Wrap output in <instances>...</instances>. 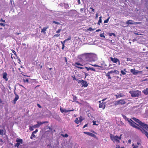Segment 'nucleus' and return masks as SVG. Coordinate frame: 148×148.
<instances>
[{
	"label": "nucleus",
	"mask_w": 148,
	"mask_h": 148,
	"mask_svg": "<svg viewBox=\"0 0 148 148\" xmlns=\"http://www.w3.org/2000/svg\"><path fill=\"white\" fill-rule=\"evenodd\" d=\"M96 55L92 53H86L83 55L82 58L84 61H90L95 59Z\"/></svg>",
	"instance_id": "f257e3e1"
},
{
	"label": "nucleus",
	"mask_w": 148,
	"mask_h": 148,
	"mask_svg": "<svg viewBox=\"0 0 148 148\" xmlns=\"http://www.w3.org/2000/svg\"><path fill=\"white\" fill-rule=\"evenodd\" d=\"M132 119L137 123L140 125V127L148 131V125L143 123L138 119L135 117L132 118Z\"/></svg>",
	"instance_id": "f03ea898"
},
{
	"label": "nucleus",
	"mask_w": 148,
	"mask_h": 148,
	"mask_svg": "<svg viewBox=\"0 0 148 148\" xmlns=\"http://www.w3.org/2000/svg\"><path fill=\"white\" fill-rule=\"evenodd\" d=\"M129 93L131 94L132 97H138L141 95V91L139 90H131L129 92Z\"/></svg>",
	"instance_id": "7ed1b4c3"
},
{
	"label": "nucleus",
	"mask_w": 148,
	"mask_h": 148,
	"mask_svg": "<svg viewBox=\"0 0 148 148\" xmlns=\"http://www.w3.org/2000/svg\"><path fill=\"white\" fill-rule=\"evenodd\" d=\"M128 122L129 123V125L132 126V127L136 128L138 130H140L141 131V130L142 129H141L138 126V125L136 124V123H135L134 121H133L131 119H130V120L128 121Z\"/></svg>",
	"instance_id": "20e7f679"
},
{
	"label": "nucleus",
	"mask_w": 148,
	"mask_h": 148,
	"mask_svg": "<svg viewBox=\"0 0 148 148\" xmlns=\"http://www.w3.org/2000/svg\"><path fill=\"white\" fill-rule=\"evenodd\" d=\"M126 103L124 99H121L114 102V105L116 106L117 105H124Z\"/></svg>",
	"instance_id": "39448f33"
},
{
	"label": "nucleus",
	"mask_w": 148,
	"mask_h": 148,
	"mask_svg": "<svg viewBox=\"0 0 148 148\" xmlns=\"http://www.w3.org/2000/svg\"><path fill=\"white\" fill-rule=\"evenodd\" d=\"M110 139L114 142L115 141L118 143H119L120 141L118 139V136H114L112 134H110Z\"/></svg>",
	"instance_id": "423d86ee"
},
{
	"label": "nucleus",
	"mask_w": 148,
	"mask_h": 148,
	"mask_svg": "<svg viewBox=\"0 0 148 148\" xmlns=\"http://www.w3.org/2000/svg\"><path fill=\"white\" fill-rule=\"evenodd\" d=\"M78 83H80L82 84V87H87L88 86V83L86 81L84 80H83L81 79L80 80H78Z\"/></svg>",
	"instance_id": "0eeeda50"
},
{
	"label": "nucleus",
	"mask_w": 148,
	"mask_h": 148,
	"mask_svg": "<svg viewBox=\"0 0 148 148\" xmlns=\"http://www.w3.org/2000/svg\"><path fill=\"white\" fill-rule=\"evenodd\" d=\"M141 22H135L133 21L132 20H129L128 21H126V23L128 25H137L141 23Z\"/></svg>",
	"instance_id": "6e6552de"
},
{
	"label": "nucleus",
	"mask_w": 148,
	"mask_h": 148,
	"mask_svg": "<svg viewBox=\"0 0 148 148\" xmlns=\"http://www.w3.org/2000/svg\"><path fill=\"white\" fill-rule=\"evenodd\" d=\"M17 143L15 144V146L18 147L21 144L23 143V140L21 139L17 138L16 140Z\"/></svg>",
	"instance_id": "1a4fd4ad"
},
{
	"label": "nucleus",
	"mask_w": 148,
	"mask_h": 148,
	"mask_svg": "<svg viewBox=\"0 0 148 148\" xmlns=\"http://www.w3.org/2000/svg\"><path fill=\"white\" fill-rule=\"evenodd\" d=\"M110 59L111 60L113 63H117V62H118L119 65L120 64V60L117 58H113L112 57H110Z\"/></svg>",
	"instance_id": "9d476101"
},
{
	"label": "nucleus",
	"mask_w": 148,
	"mask_h": 148,
	"mask_svg": "<svg viewBox=\"0 0 148 148\" xmlns=\"http://www.w3.org/2000/svg\"><path fill=\"white\" fill-rule=\"evenodd\" d=\"M75 66L76 67V68H77L79 69H84V68L82 67L81 66H83V65L81 64H80L78 62H76L75 63Z\"/></svg>",
	"instance_id": "9b49d317"
},
{
	"label": "nucleus",
	"mask_w": 148,
	"mask_h": 148,
	"mask_svg": "<svg viewBox=\"0 0 148 148\" xmlns=\"http://www.w3.org/2000/svg\"><path fill=\"white\" fill-rule=\"evenodd\" d=\"M2 77L6 81H7L8 80V78L7 77V74L5 72H3L2 74Z\"/></svg>",
	"instance_id": "f8f14e48"
},
{
	"label": "nucleus",
	"mask_w": 148,
	"mask_h": 148,
	"mask_svg": "<svg viewBox=\"0 0 148 148\" xmlns=\"http://www.w3.org/2000/svg\"><path fill=\"white\" fill-rule=\"evenodd\" d=\"M84 133L85 134H86L92 137L95 138H97V136H96L95 134H94L92 133L89 132H84Z\"/></svg>",
	"instance_id": "ddd939ff"
},
{
	"label": "nucleus",
	"mask_w": 148,
	"mask_h": 148,
	"mask_svg": "<svg viewBox=\"0 0 148 148\" xmlns=\"http://www.w3.org/2000/svg\"><path fill=\"white\" fill-rule=\"evenodd\" d=\"M60 110L61 112L62 113H63L64 112L66 113V112H69L73 111H74L73 109L72 110H67L65 109H62L61 108H60Z\"/></svg>",
	"instance_id": "4468645a"
},
{
	"label": "nucleus",
	"mask_w": 148,
	"mask_h": 148,
	"mask_svg": "<svg viewBox=\"0 0 148 148\" xmlns=\"http://www.w3.org/2000/svg\"><path fill=\"white\" fill-rule=\"evenodd\" d=\"M141 143L140 142L138 141L137 142V144L135 145L134 144L132 145L133 148H138L139 147V146L140 145Z\"/></svg>",
	"instance_id": "2eb2a0df"
},
{
	"label": "nucleus",
	"mask_w": 148,
	"mask_h": 148,
	"mask_svg": "<svg viewBox=\"0 0 148 148\" xmlns=\"http://www.w3.org/2000/svg\"><path fill=\"white\" fill-rule=\"evenodd\" d=\"M5 20H3L2 18H1L0 19V25L1 26L4 27L5 26Z\"/></svg>",
	"instance_id": "dca6fc26"
},
{
	"label": "nucleus",
	"mask_w": 148,
	"mask_h": 148,
	"mask_svg": "<svg viewBox=\"0 0 148 148\" xmlns=\"http://www.w3.org/2000/svg\"><path fill=\"white\" fill-rule=\"evenodd\" d=\"M105 103L102 102L101 103H100L99 105V108L104 109L105 107Z\"/></svg>",
	"instance_id": "f3484780"
},
{
	"label": "nucleus",
	"mask_w": 148,
	"mask_h": 148,
	"mask_svg": "<svg viewBox=\"0 0 148 148\" xmlns=\"http://www.w3.org/2000/svg\"><path fill=\"white\" fill-rule=\"evenodd\" d=\"M49 28V26H47L46 27H44L43 29H42L41 31V33H43L44 34H45L46 32L45 31L47 30V29Z\"/></svg>",
	"instance_id": "a211bd4d"
},
{
	"label": "nucleus",
	"mask_w": 148,
	"mask_h": 148,
	"mask_svg": "<svg viewBox=\"0 0 148 148\" xmlns=\"http://www.w3.org/2000/svg\"><path fill=\"white\" fill-rule=\"evenodd\" d=\"M85 68L86 69L87 71H89V70L92 71H95L96 70L95 68L93 67H85Z\"/></svg>",
	"instance_id": "6ab92c4d"
},
{
	"label": "nucleus",
	"mask_w": 148,
	"mask_h": 148,
	"mask_svg": "<svg viewBox=\"0 0 148 148\" xmlns=\"http://www.w3.org/2000/svg\"><path fill=\"white\" fill-rule=\"evenodd\" d=\"M115 96L116 97V99H117L120 97H123L124 95L123 93H119L118 95H115Z\"/></svg>",
	"instance_id": "aec40b11"
},
{
	"label": "nucleus",
	"mask_w": 148,
	"mask_h": 148,
	"mask_svg": "<svg viewBox=\"0 0 148 148\" xmlns=\"http://www.w3.org/2000/svg\"><path fill=\"white\" fill-rule=\"evenodd\" d=\"M38 130L36 129L35 131L33 132L32 134V135L30 137V138L31 139H32V136H33V137H35V135L34 134H36V132H38Z\"/></svg>",
	"instance_id": "412c9836"
},
{
	"label": "nucleus",
	"mask_w": 148,
	"mask_h": 148,
	"mask_svg": "<svg viewBox=\"0 0 148 148\" xmlns=\"http://www.w3.org/2000/svg\"><path fill=\"white\" fill-rule=\"evenodd\" d=\"M19 97V96L17 94H16L15 97L13 101V102L14 104L16 103V101L18 99Z\"/></svg>",
	"instance_id": "4be33fe9"
},
{
	"label": "nucleus",
	"mask_w": 148,
	"mask_h": 148,
	"mask_svg": "<svg viewBox=\"0 0 148 148\" xmlns=\"http://www.w3.org/2000/svg\"><path fill=\"white\" fill-rule=\"evenodd\" d=\"M37 124L38 125L39 127L42 124L48 123V122L47 121L41 122L39 121H37Z\"/></svg>",
	"instance_id": "5701e85b"
},
{
	"label": "nucleus",
	"mask_w": 148,
	"mask_h": 148,
	"mask_svg": "<svg viewBox=\"0 0 148 148\" xmlns=\"http://www.w3.org/2000/svg\"><path fill=\"white\" fill-rule=\"evenodd\" d=\"M130 72L132 73L134 75H136L138 73V72L136 71H135L134 69H131Z\"/></svg>",
	"instance_id": "b1692460"
},
{
	"label": "nucleus",
	"mask_w": 148,
	"mask_h": 148,
	"mask_svg": "<svg viewBox=\"0 0 148 148\" xmlns=\"http://www.w3.org/2000/svg\"><path fill=\"white\" fill-rule=\"evenodd\" d=\"M143 92L145 95H148V88L144 89Z\"/></svg>",
	"instance_id": "393cba45"
},
{
	"label": "nucleus",
	"mask_w": 148,
	"mask_h": 148,
	"mask_svg": "<svg viewBox=\"0 0 148 148\" xmlns=\"http://www.w3.org/2000/svg\"><path fill=\"white\" fill-rule=\"evenodd\" d=\"M122 116L125 121H127L128 122V121L130 120V119H129L127 118V117L125 115L122 114Z\"/></svg>",
	"instance_id": "a878e982"
},
{
	"label": "nucleus",
	"mask_w": 148,
	"mask_h": 148,
	"mask_svg": "<svg viewBox=\"0 0 148 148\" xmlns=\"http://www.w3.org/2000/svg\"><path fill=\"white\" fill-rule=\"evenodd\" d=\"M125 71H126V69H124L123 70H121V72L122 75H125L126 74V73Z\"/></svg>",
	"instance_id": "bb28decb"
},
{
	"label": "nucleus",
	"mask_w": 148,
	"mask_h": 148,
	"mask_svg": "<svg viewBox=\"0 0 148 148\" xmlns=\"http://www.w3.org/2000/svg\"><path fill=\"white\" fill-rule=\"evenodd\" d=\"M84 119L83 117L81 116H80L79 117V121L80 123H81L82 121Z\"/></svg>",
	"instance_id": "cd10ccee"
},
{
	"label": "nucleus",
	"mask_w": 148,
	"mask_h": 148,
	"mask_svg": "<svg viewBox=\"0 0 148 148\" xmlns=\"http://www.w3.org/2000/svg\"><path fill=\"white\" fill-rule=\"evenodd\" d=\"M106 76H107L108 77V79H111V77H110V74L109 73H108H108L106 74Z\"/></svg>",
	"instance_id": "c85d7f7f"
},
{
	"label": "nucleus",
	"mask_w": 148,
	"mask_h": 148,
	"mask_svg": "<svg viewBox=\"0 0 148 148\" xmlns=\"http://www.w3.org/2000/svg\"><path fill=\"white\" fill-rule=\"evenodd\" d=\"M4 131L3 130L0 129V135L3 136L4 135Z\"/></svg>",
	"instance_id": "c756f323"
},
{
	"label": "nucleus",
	"mask_w": 148,
	"mask_h": 148,
	"mask_svg": "<svg viewBox=\"0 0 148 148\" xmlns=\"http://www.w3.org/2000/svg\"><path fill=\"white\" fill-rule=\"evenodd\" d=\"M109 36H112V35H113L114 37L116 36V35L115 34L113 33H110L109 34Z\"/></svg>",
	"instance_id": "7c9ffc66"
},
{
	"label": "nucleus",
	"mask_w": 148,
	"mask_h": 148,
	"mask_svg": "<svg viewBox=\"0 0 148 148\" xmlns=\"http://www.w3.org/2000/svg\"><path fill=\"white\" fill-rule=\"evenodd\" d=\"M102 22V20H101V17H100L99 18V20L98 22V24L99 25H100V23H101Z\"/></svg>",
	"instance_id": "2f4dec72"
},
{
	"label": "nucleus",
	"mask_w": 148,
	"mask_h": 148,
	"mask_svg": "<svg viewBox=\"0 0 148 148\" xmlns=\"http://www.w3.org/2000/svg\"><path fill=\"white\" fill-rule=\"evenodd\" d=\"M91 65L93 66H95V67H100V68H103V67L101 66H99L97 64H91Z\"/></svg>",
	"instance_id": "473e14b6"
},
{
	"label": "nucleus",
	"mask_w": 148,
	"mask_h": 148,
	"mask_svg": "<svg viewBox=\"0 0 148 148\" xmlns=\"http://www.w3.org/2000/svg\"><path fill=\"white\" fill-rule=\"evenodd\" d=\"M61 135L64 137H67L68 136V135L67 134H61Z\"/></svg>",
	"instance_id": "72a5a7b5"
},
{
	"label": "nucleus",
	"mask_w": 148,
	"mask_h": 148,
	"mask_svg": "<svg viewBox=\"0 0 148 148\" xmlns=\"http://www.w3.org/2000/svg\"><path fill=\"white\" fill-rule=\"evenodd\" d=\"M100 36L101 37H103L105 38V36L104 35V33L100 34Z\"/></svg>",
	"instance_id": "f704fd0d"
},
{
	"label": "nucleus",
	"mask_w": 148,
	"mask_h": 148,
	"mask_svg": "<svg viewBox=\"0 0 148 148\" xmlns=\"http://www.w3.org/2000/svg\"><path fill=\"white\" fill-rule=\"evenodd\" d=\"M75 122L77 124H78L79 123L78 119V118H77L75 119Z\"/></svg>",
	"instance_id": "c9c22d12"
},
{
	"label": "nucleus",
	"mask_w": 148,
	"mask_h": 148,
	"mask_svg": "<svg viewBox=\"0 0 148 148\" xmlns=\"http://www.w3.org/2000/svg\"><path fill=\"white\" fill-rule=\"evenodd\" d=\"M32 127L36 128L39 127L38 125L37 124L36 125H34L32 126Z\"/></svg>",
	"instance_id": "e433bc0d"
},
{
	"label": "nucleus",
	"mask_w": 148,
	"mask_h": 148,
	"mask_svg": "<svg viewBox=\"0 0 148 148\" xmlns=\"http://www.w3.org/2000/svg\"><path fill=\"white\" fill-rule=\"evenodd\" d=\"M94 30V29L92 28L91 27H90L89 28L87 29V31H92Z\"/></svg>",
	"instance_id": "4c0bfd02"
},
{
	"label": "nucleus",
	"mask_w": 148,
	"mask_h": 148,
	"mask_svg": "<svg viewBox=\"0 0 148 148\" xmlns=\"http://www.w3.org/2000/svg\"><path fill=\"white\" fill-rule=\"evenodd\" d=\"M110 17H108L107 19L106 20L104 21V23H107L108 21L110 19Z\"/></svg>",
	"instance_id": "58836bf2"
},
{
	"label": "nucleus",
	"mask_w": 148,
	"mask_h": 148,
	"mask_svg": "<svg viewBox=\"0 0 148 148\" xmlns=\"http://www.w3.org/2000/svg\"><path fill=\"white\" fill-rule=\"evenodd\" d=\"M88 117L90 118H92L93 117L92 115L90 113H89L88 114Z\"/></svg>",
	"instance_id": "ea45409f"
},
{
	"label": "nucleus",
	"mask_w": 148,
	"mask_h": 148,
	"mask_svg": "<svg viewBox=\"0 0 148 148\" xmlns=\"http://www.w3.org/2000/svg\"><path fill=\"white\" fill-rule=\"evenodd\" d=\"M53 23L55 24H58V25H59V24H60V23L58 22H56V21H53Z\"/></svg>",
	"instance_id": "a19ab883"
},
{
	"label": "nucleus",
	"mask_w": 148,
	"mask_h": 148,
	"mask_svg": "<svg viewBox=\"0 0 148 148\" xmlns=\"http://www.w3.org/2000/svg\"><path fill=\"white\" fill-rule=\"evenodd\" d=\"M114 73L118 74L119 73V72L118 71L115 70H114Z\"/></svg>",
	"instance_id": "79ce46f5"
},
{
	"label": "nucleus",
	"mask_w": 148,
	"mask_h": 148,
	"mask_svg": "<svg viewBox=\"0 0 148 148\" xmlns=\"http://www.w3.org/2000/svg\"><path fill=\"white\" fill-rule=\"evenodd\" d=\"M60 34H55L53 36V37H58V36H60Z\"/></svg>",
	"instance_id": "37998d69"
},
{
	"label": "nucleus",
	"mask_w": 148,
	"mask_h": 148,
	"mask_svg": "<svg viewBox=\"0 0 148 148\" xmlns=\"http://www.w3.org/2000/svg\"><path fill=\"white\" fill-rule=\"evenodd\" d=\"M23 81L24 82H29V80L28 79H26L25 80V79H23Z\"/></svg>",
	"instance_id": "c03bdc74"
},
{
	"label": "nucleus",
	"mask_w": 148,
	"mask_h": 148,
	"mask_svg": "<svg viewBox=\"0 0 148 148\" xmlns=\"http://www.w3.org/2000/svg\"><path fill=\"white\" fill-rule=\"evenodd\" d=\"M61 29H59L56 32V33H59L61 31Z\"/></svg>",
	"instance_id": "a18cd8bd"
},
{
	"label": "nucleus",
	"mask_w": 148,
	"mask_h": 148,
	"mask_svg": "<svg viewBox=\"0 0 148 148\" xmlns=\"http://www.w3.org/2000/svg\"><path fill=\"white\" fill-rule=\"evenodd\" d=\"M77 100V98L75 96H73V100L74 101H76Z\"/></svg>",
	"instance_id": "49530a36"
},
{
	"label": "nucleus",
	"mask_w": 148,
	"mask_h": 148,
	"mask_svg": "<svg viewBox=\"0 0 148 148\" xmlns=\"http://www.w3.org/2000/svg\"><path fill=\"white\" fill-rule=\"evenodd\" d=\"M92 122L93 123V125H98V124H96V121H93Z\"/></svg>",
	"instance_id": "de8ad7c7"
},
{
	"label": "nucleus",
	"mask_w": 148,
	"mask_h": 148,
	"mask_svg": "<svg viewBox=\"0 0 148 148\" xmlns=\"http://www.w3.org/2000/svg\"><path fill=\"white\" fill-rule=\"evenodd\" d=\"M84 75H85V78H86L87 76L88 75V74L87 73H84Z\"/></svg>",
	"instance_id": "09e8293b"
},
{
	"label": "nucleus",
	"mask_w": 148,
	"mask_h": 148,
	"mask_svg": "<svg viewBox=\"0 0 148 148\" xmlns=\"http://www.w3.org/2000/svg\"><path fill=\"white\" fill-rule=\"evenodd\" d=\"M108 73L110 74V73H114V71H110L108 72Z\"/></svg>",
	"instance_id": "8fccbe9b"
},
{
	"label": "nucleus",
	"mask_w": 148,
	"mask_h": 148,
	"mask_svg": "<svg viewBox=\"0 0 148 148\" xmlns=\"http://www.w3.org/2000/svg\"><path fill=\"white\" fill-rule=\"evenodd\" d=\"M66 40H64L62 42V41H61V42L62 43V45H64V44L65 42H66Z\"/></svg>",
	"instance_id": "3c124183"
},
{
	"label": "nucleus",
	"mask_w": 148,
	"mask_h": 148,
	"mask_svg": "<svg viewBox=\"0 0 148 148\" xmlns=\"http://www.w3.org/2000/svg\"><path fill=\"white\" fill-rule=\"evenodd\" d=\"M71 39V36H69V37L67 38V39L65 40H66V41H68V40H70Z\"/></svg>",
	"instance_id": "603ef678"
},
{
	"label": "nucleus",
	"mask_w": 148,
	"mask_h": 148,
	"mask_svg": "<svg viewBox=\"0 0 148 148\" xmlns=\"http://www.w3.org/2000/svg\"><path fill=\"white\" fill-rule=\"evenodd\" d=\"M33 128V127H32H32H30L29 128L30 130L31 131H33L34 130Z\"/></svg>",
	"instance_id": "864d4df0"
},
{
	"label": "nucleus",
	"mask_w": 148,
	"mask_h": 148,
	"mask_svg": "<svg viewBox=\"0 0 148 148\" xmlns=\"http://www.w3.org/2000/svg\"><path fill=\"white\" fill-rule=\"evenodd\" d=\"M121 136H122V134H121L119 137L118 136V139L119 140H120L121 139Z\"/></svg>",
	"instance_id": "5fc2aeb1"
},
{
	"label": "nucleus",
	"mask_w": 148,
	"mask_h": 148,
	"mask_svg": "<svg viewBox=\"0 0 148 148\" xmlns=\"http://www.w3.org/2000/svg\"><path fill=\"white\" fill-rule=\"evenodd\" d=\"M37 106L40 108H42L41 106L38 103L37 104Z\"/></svg>",
	"instance_id": "6e6d98bb"
},
{
	"label": "nucleus",
	"mask_w": 148,
	"mask_h": 148,
	"mask_svg": "<svg viewBox=\"0 0 148 148\" xmlns=\"http://www.w3.org/2000/svg\"><path fill=\"white\" fill-rule=\"evenodd\" d=\"M73 80H75L76 81L78 80V79H76L75 76H74V77H73Z\"/></svg>",
	"instance_id": "4d7b16f0"
},
{
	"label": "nucleus",
	"mask_w": 148,
	"mask_h": 148,
	"mask_svg": "<svg viewBox=\"0 0 148 148\" xmlns=\"http://www.w3.org/2000/svg\"><path fill=\"white\" fill-rule=\"evenodd\" d=\"M87 125H88V124H87L86 125H85L83 127V129H84V128L86 127L87 126Z\"/></svg>",
	"instance_id": "13d9d810"
},
{
	"label": "nucleus",
	"mask_w": 148,
	"mask_h": 148,
	"mask_svg": "<svg viewBox=\"0 0 148 148\" xmlns=\"http://www.w3.org/2000/svg\"><path fill=\"white\" fill-rule=\"evenodd\" d=\"M90 8L92 10V12H94L95 10L93 8L90 7Z\"/></svg>",
	"instance_id": "bf43d9fd"
},
{
	"label": "nucleus",
	"mask_w": 148,
	"mask_h": 148,
	"mask_svg": "<svg viewBox=\"0 0 148 148\" xmlns=\"http://www.w3.org/2000/svg\"><path fill=\"white\" fill-rule=\"evenodd\" d=\"M21 34V33H19L16 32L15 33V34L17 35H19V34Z\"/></svg>",
	"instance_id": "052dcab7"
},
{
	"label": "nucleus",
	"mask_w": 148,
	"mask_h": 148,
	"mask_svg": "<svg viewBox=\"0 0 148 148\" xmlns=\"http://www.w3.org/2000/svg\"><path fill=\"white\" fill-rule=\"evenodd\" d=\"M64 45H62V50H63L64 49Z\"/></svg>",
	"instance_id": "680f3d73"
},
{
	"label": "nucleus",
	"mask_w": 148,
	"mask_h": 148,
	"mask_svg": "<svg viewBox=\"0 0 148 148\" xmlns=\"http://www.w3.org/2000/svg\"><path fill=\"white\" fill-rule=\"evenodd\" d=\"M64 58H65V62H66V63H67V59H66V57H64Z\"/></svg>",
	"instance_id": "e2e57ef3"
},
{
	"label": "nucleus",
	"mask_w": 148,
	"mask_h": 148,
	"mask_svg": "<svg viewBox=\"0 0 148 148\" xmlns=\"http://www.w3.org/2000/svg\"><path fill=\"white\" fill-rule=\"evenodd\" d=\"M18 85H19V86H22V87H23V88H25V87H24V86H23V85H21V84H18Z\"/></svg>",
	"instance_id": "0e129e2a"
},
{
	"label": "nucleus",
	"mask_w": 148,
	"mask_h": 148,
	"mask_svg": "<svg viewBox=\"0 0 148 148\" xmlns=\"http://www.w3.org/2000/svg\"><path fill=\"white\" fill-rule=\"evenodd\" d=\"M107 99V98L103 99H102V101H104L106 100Z\"/></svg>",
	"instance_id": "69168bd1"
},
{
	"label": "nucleus",
	"mask_w": 148,
	"mask_h": 148,
	"mask_svg": "<svg viewBox=\"0 0 148 148\" xmlns=\"http://www.w3.org/2000/svg\"><path fill=\"white\" fill-rule=\"evenodd\" d=\"M101 29H97L96 30V32H99V31H101Z\"/></svg>",
	"instance_id": "338daca9"
},
{
	"label": "nucleus",
	"mask_w": 148,
	"mask_h": 148,
	"mask_svg": "<svg viewBox=\"0 0 148 148\" xmlns=\"http://www.w3.org/2000/svg\"><path fill=\"white\" fill-rule=\"evenodd\" d=\"M115 148H121L120 146L119 145L117 147H116Z\"/></svg>",
	"instance_id": "774afa93"
}]
</instances>
